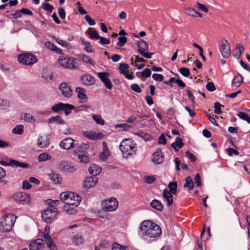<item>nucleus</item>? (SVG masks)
Wrapping results in <instances>:
<instances>
[{
    "label": "nucleus",
    "mask_w": 250,
    "mask_h": 250,
    "mask_svg": "<svg viewBox=\"0 0 250 250\" xmlns=\"http://www.w3.org/2000/svg\"><path fill=\"white\" fill-rule=\"evenodd\" d=\"M142 234L149 238H155L162 234L161 229L159 225L150 220L144 221L140 227Z\"/></svg>",
    "instance_id": "f257e3e1"
},
{
    "label": "nucleus",
    "mask_w": 250,
    "mask_h": 250,
    "mask_svg": "<svg viewBox=\"0 0 250 250\" xmlns=\"http://www.w3.org/2000/svg\"><path fill=\"white\" fill-rule=\"evenodd\" d=\"M120 149L126 157L134 155L137 151V145L130 138L124 139L120 145Z\"/></svg>",
    "instance_id": "f03ea898"
},
{
    "label": "nucleus",
    "mask_w": 250,
    "mask_h": 250,
    "mask_svg": "<svg viewBox=\"0 0 250 250\" xmlns=\"http://www.w3.org/2000/svg\"><path fill=\"white\" fill-rule=\"evenodd\" d=\"M17 217L12 214L6 215L0 223V229L3 232L10 231L14 226Z\"/></svg>",
    "instance_id": "7ed1b4c3"
},
{
    "label": "nucleus",
    "mask_w": 250,
    "mask_h": 250,
    "mask_svg": "<svg viewBox=\"0 0 250 250\" xmlns=\"http://www.w3.org/2000/svg\"><path fill=\"white\" fill-rule=\"evenodd\" d=\"M59 64L63 67L70 69L78 68L79 65L76 59L62 55L58 59Z\"/></svg>",
    "instance_id": "20e7f679"
},
{
    "label": "nucleus",
    "mask_w": 250,
    "mask_h": 250,
    "mask_svg": "<svg viewBox=\"0 0 250 250\" xmlns=\"http://www.w3.org/2000/svg\"><path fill=\"white\" fill-rule=\"evenodd\" d=\"M58 214L57 208H51L47 207L42 210L41 213L42 218L47 224H50L53 222Z\"/></svg>",
    "instance_id": "39448f33"
},
{
    "label": "nucleus",
    "mask_w": 250,
    "mask_h": 250,
    "mask_svg": "<svg viewBox=\"0 0 250 250\" xmlns=\"http://www.w3.org/2000/svg\"><path fill=\"white\" fill-rule=\"evenodd\" d=\"M18 60L20 63L27 65H32L37 62V58L35 55L28 53L19 55Z\"/></svg>",
    "instance_id": "423d86ee"
},
{
    "label": "nucleus",
    "mask_w": 250,
    "mask_h": 250,
    "mask_svg": "<svg viewBox=\"0 0 250 250\" xmlns=\"http://www.w3.org/2000/svg\"><path fill=\"white\" fill-rule=\"evenodd\" d=\"M103 209L107 212H112L116 210L118 207V202L117 200L111 197L108 200H106L102 203Z\"/></svg>",
    "instance_id": "0eeeda50"
},
{
    "label": "nucleus",
    "mask_w": 250,
    "mask_h": 250,
    "mask_svg": "<svg viewBox=\"0 0 250 250\" xmlns=\"http://www.w3.org/2000/svg\"><path fill=\"white\" fill-rule=\"evenodd\" d=\"M76 140L71 138H66L63 139L60 143V146L63 149H70L72 148L78 146V147L82 148L83 146H78V144H75Z\"/></svg>",
    "instance_id": "6e6552de"
},
{
    "label": "nucleus",
    "mask_w": 250,
    "mask_h": 250,
    "mask_svg": "<svg viewBox=\"0 0 250 250\" xmlns=\"http://www.w3.org/2000/svg\"><path fill=\"white\" fill-rule=\"evenodd\" d=\"M49 227L48 226H46L42 234V236L44 237L47 247L50 250H57V247L54 244L51 237L49 234Z\"/></svg>",
    "instance_id": "1a4fd4ad"
},
{
    "label": "nucleus",
    "mask_w": 250,
    "mask_h": 250,
    "mask_svg": "<svg viewBox=\"0 0 250 250\" xmlns=\"http://www.w3.org/2000/svg\"><path fill=\"white\" fill-rule=\"evenodd\" d=\"M29 250H42L45 248L44 240L42 238H38L32 241L29 246Z\"/></svg>",
    "instance_id": "9d476101"
},
{
    "label": "nucleus",
    "mask_w": 250,
    "mask_h": 250,
    "mask_svg": "<svg viewBox=\"0 0 250 250\" xmlns=\"http://www.w3.org/2000/svg\"><path fill=\"white\" fill-rule=\"evenodd\" d=\"M58 169L69 172H73L75 169L70 162L62 161L57 165Z\"/></svg>",
    "instance_id": "9b49d317"
},
{
    "label": "nucleus",
    "mask_w": 250,
    "mask_h": 250,
    "mask_svg": "<svg viewBox=\"0 0 250 250\" xmlns=\"http://www.w3.org/2000/svg\"><path fill=\"white\" fill-rule=\"evenodd\" d=\"M152 162L159 165L162 163L164 161V155L162 152L160 148H157L153 154V157L152 158Z\"/></svg>",
    "instance_id": "f8f14e48"
},
{
    "label": "nucleus",
    "mask_w": 250,
    "mask_h": 250,
    "mask_svg": "<svg viewBox=\"0 0 250 250\" xmlns=\"http://www.w3.org/2000/svg\"><path fill=\"white\" fill-rule=\"evenodd\" d=\"M13 198L18 204H24L29 201V196L22 192H18L13 195Z\"/></svg>",
    "instance_id": "ddd939ff"
},
{
    "label": "nucleus",
    "mask_w": 250,
    "mask_h": 250,
    "mask_svg": "<svg viewBox=\"0 0 250 250\" xmlns=\"http://www.w3.org/2000/svg\"><path fill=\"white\" fill-rule=\"evenodd\" d=\"M98 180L96 176H90L86 177L83 181V186L86 189L94 187L98 183Z\"/></svg>",
    "instance_id": "4468645a"
},
{
    "label": "nucleus",
    "mask_w": 250,
    "mask_h": 250,
    "mask_svg": "<svg viewBox=\"0 0 250 250\" xmlns=\"http://www.w3.org/2000/svg\"><path fill=\"white\" fill-rule=\"evenodd\" d=\"M75 155L77 156V158L81 163L86 164L89 162V157L88 154L84 151H81L80 150H75Z\"/></svg>",
    "instance_id": "2eb2a0df"
},
{
    "label": "nucleus",
    "mask_w": 250,
    "mask_h": 250,
    "mask_svg": "<svg viewBox=\"0 0 250 250\" xmlns=\"http://www.w3.org/2000/svg\"><path fill=\"white\" fill-rule=\"evenodd\" d=\"M225 43H223L221 46L219 47V49L223 58L227 59L230 55V47L227 40H225Z\"/></svg>",
    "instance_id": "dca6fc26"
},
{
    "label": "nucleus",
    "mask_w": 250,
    "mask_h": 250,
    "mask_svg": "<svg viewBox=\"0 0 250 250\" xmlns=\"http://www.w3.org/2000/svg\"><path fill=\"white\" fill-rule=\"evenodd\" d=\"M62 94L66 98H70L72 95V91L67 83H62L59 86Z\"/></svg>",
    "instance_id": "f3484780"
},
{
    "label": "nucleus",
    "mask_w": 250,
    "mask_h": 250,
    "mask_svg": "<svg viewBox=\"0 0 250 250\" xmlns=\"http://www.w3.org/2000/svg\"><path fill=\"white\" fill-rule=\"evenodd\" d=\"M82 83L85 85H91L95 83V78L91 75L85 74L81 78Z\"/></svg>",
    "instance_id": "a211bd4d"
},
{
    "label": "nucleus",
    "mask_w": 250,
    "mask_h": 250,
    "mask_svg": "<svg viewBox=\"0 0 250 250\" xmlns=\"http://www.w3.org/2000/svg\"><path fill=\"white\" fill-rule=\"evenodd\" d=\"M72 197H74L73 192H65L61 193L60 199L64 204H72V200H70Z\"/></svg>",
    "instance_id": "6ab92c4d"
},
{
    "label": "nucleus",
    "mask_w": 250,
    "mask_h": 250,
    "mask_svg": "<svg viewBox=\"0 0 250 250\" xmlns=\"http://www.w3.org/2000/svg\"><path fill=\"white\" fill-rule=\"evenodd\" d=\"M163 197L164 199L167 202V206L169 207L173 202L172 193H170L167 188H165L163 192Z\"/></svg>",
    "instance_id": "aec40b11"
},
{
    "label": "nucleus",
    "mask_w": 250,
    "mask_h": 250,
    "mask_svg": "<svg viewBox=\"0 0 250 250\" xmlns=\"http://www.w3.org/2000/svg\"><path fill=\"white\" fill-rule=\"evenodd\" d=\"M76 91L78 93V97L80 100V103L84 104L88 100L86 95L84 93V89L83 88L78 87L76 89Z\"/></svg>",
    "instance_id": "412c9836"
},
{
    "label": "nucleus",
    "mask_w": 250,
    "mask_h": 250,
    "mask_svg": "<svg viewBox=\"0 0 250 250\" xmlns=\"http://www.w3.org/2000/svg\"><path fill=\"white\" fill-rule=\"evenodd\" d=\"M101 171L102 169L100 167L93 164H91L88 168V171L90 174L92 175V176H96L100 174Z\"/></svg>",
    "instance_id": "4be33fe9"
},
{
    "label": "nucleus",
    "mask_w": 250,
    "mask_h": 250,
    "mask_svg": "<svg viewBox=\"0 0 250 250\" xmlns=\"http://www.w3.org/2000/svg\"><path fill=\"white\" fill-rule=\"evenodd\" d=\"M38 146L40 148H45L49 145V139L47 137L40 136L38 139Z\"/></svg>",
    "instance_id": "5701e85b"
},
{
    "label": "nucleus",
    "mask_w": 250,
    "mask_h": 250,
    "mask_svg": "<svg viewBox=\"0 0 250 250\" xmlns=\"http://www.w3.org/2000/svg\"><path fill=\"white\" fill-rule=\"evenodd\" d=\"M150 206L155 209L162 211L164 209V206L162 202L157 199H153L150 203Z\"/></svg>",
    "instance_id": "b1692460"
},
{
    "label": "nucleus",
    "mask_w": 250,
    "mask_h": 250,
    "mask_svg": "<svg viewBox=\"0 0 250 250\" xmlns=\"http://www.w3.org/2000/svg\"><path fill=\"white\" fill-rule=\"evenodd\" d=\"M137 46L138 47V52L140 54V51H146L148 50L149 47L147 43L143 40L137 42Z\"/></svg>",
    "instance_id": "393cba45"
},
{
    "label": "nucleus",
    "mask_w": 250,
    "mask_h": 250,
    "mask_svg": "<svg viewBox=\"0 0 250 250\" xmlns=\"http://www.w3.org/2000/svg\"><path fill=\"white\" fill-rule=\"evenodd\" d=\"M63 206V210L69 215H73L77 213L76 208L78 206H73L68 204H65Z\"/></svg>",
    "instance_id": "a878e982"
},
{
    "label": "nucleus",
    "mask_w": 250,
    "mask_h": 250,
    "mask_svg": "<svg viewBox=\"0 0 250 250\" xmlns=\"http://www.w3.org/2000/svg\"><path fill=\"white\" fill-rule=\"evenodd\" d=\"M48 122L49 124H57L59 125H64L65 121L59 115L51 117L48 119Z\"/></svg>",
    "instance_id": "bb28decb"
},
{
    "label": "nucleus",
    "mask_w": 250,
    "mask_h": 250,
    "mask_svg": "<svg viewBox=\"0 0 250 250\" xmlns=\"http://www.w3.org/2000/svg\"><path fill=\"white\" fill-rule=\"evenodd\" d=\"M183 146V140L179 137H177L175 142L171 144V147L173 148L175 151H178V149L182 148Z\"/></svg>",
    "instance_id": "cd10ccee"
},
{
    "label": "nucleus",
    "mask_w": 250,
    "mask_h": 250,
    "mask_svg": "<svg viewBox=\"0 0 250 250\" xmlns=\"http://www.w3.org/2000/svg\"><path fill=\"white\" fill-rule=\"evenodd\" d=\"M236 52L233 56L237 59L240 58L242 53L244 52L245 48L242 43H238L235 48Z\"/></svg>",
    "instance_id": "c85d7f7f"
},
{
    "label": "nucleus",
    "mask_w": 250,
    "mask_h": 250,
    "mask_svg": "<svg viewBox=\"0 0 250 250\" xmlns=\"http://www.w3.org/2000/svg\"><path fill=\"white\" fill-rule=\"evenodd\" d=\"M86 33L88 34L89 38L92 40H99L100 38V36L98 32L92 28H89L87 30Z\"/></svg>",
    "instance_id": "c756f323"
},
{
    "label": "nucleus",
    "mask_w": 250,
    "mask_h": 250,
    "mask_svg": "<svg viewBox=\"0 0 250 250\" xmlns=\"http://www.w3.org/2000/svg\"><path fill=\"white\" fill-rule=\"evenodd\" d=\"M10 166L12 167H20L23 168H26L28 167V165L26 163L21 162L20 161L11 160H10Z\"/></svg>",
    "instance_id": "7c9ffc66"
},
{
    "label": "nucleus",
    "mask_w": 250,
    "mask_h": 250,
    "mask_svg": "<svg viewBox=\"0 0 250 250\" xmlns=\"http://www.w3.org/2000/svg\"><path fill=\"white\" fill-rule=\"evenodd\" d=\"M184 187L185 188H188L189 190H192L193 189L194 182L190 176H188L186 178Z\"/></svg>",
    "instance_id": "2f4dec72"
},
{
    "label": "nucleus",
    "mask_w": 250,
    "mask_h": 250,
    "mask_svg": "<svg viewBox=\"0 0 250 250\" xmlns=\"http://www.w3.org/2000/svg\"><path fill=\"white\" fill-rule=\"evenodd\" d=\"M80 59H81L83 62L84 63H89L91 65L94 66L95 63L92 61V59L87 55H84L82 54H79L78 55Z\"/></svg>",
    "instance_id": "473e14b6"
},
{
    "label": "nucleus",
    "mask_w": 250,
    "mask_h": 250,
    "mask_svg": "<svg viewBox=\"0 0 250 250\" xmlns=\"http://www.w3.org/2000/svg\"><path fill=\"white\" fill-rule=\"evenodd\" d=\"M48 175L54 184H61L62 178L59 176L58 174L52 171V173L51 174H49Z\"/></svg>",
    "instance_id": "72a5a7b5"
},
{
    "label": "nucleus",
    "mask_w": 250,
    "mask_h": 250,
    "mask_svg": "<svg viewBox=\"0 0 250 250\" xmlns=\"http://www.w3.org/2000/svg\"><path fill=\"white\" fill-rule=\"evenodd\" d=\"M243 82V76L239 74L238 76L235 77L232 80V83L236 87H239Z\"/></svg>",
    "instance_id": "f704fd0d"
},
{
    "label": "nucleus",
    "mask_w": 250,
    "mask_h": 250,
    "mask_svg": "<svg viewBox=\"0 0 250 250\" xmlns=\"http://www.w3.org/2000/svg\"><path fill=\"white\" fill-rule=\"evenodd\" d=\"M72 241L75 246H79L83 244V238L82 235L77 234L73 237Z\"/></svg>",
    "instance_id": "c9c22d12"
},
{
    "label": "nucleus",
    "mask_w": 250,
    "mask_h": 250,
    "mask_svg": "<svg viewBox=\"0 0 250 250\" xmlns=\"http://www.w3.org/2000/svg\"><path fill=\"white\" fill-rule=\"evenodd\" d=\"M135 134L143 138L146 141H150L152 139L151 136L149 133L145 132L142 131H139L135 133Z\"/></svg>",
    "instance_id": "e433bc0d"
},
{
    "label": "nucleus",
    "mask_w": 250,
    "mask_h": 250,
    "mask_svg": "<svg viewBox=\"0 0 250 250\" xmlns=\"http://www.w3.org/2000/svg\"><path fill=\"white\" fill-rule=\"evenodd\" d=\"M75 108V106L69 104H64L63 106L62 111L64 112L65 115H69L71 111Z\"/></svg>",
    "instance_id": "4c0bfd02"
},
{
    "label": "nucleus",
    "mask_w": 250,
    "mask_h": 250,
    "mask_svg": "<svg viewBox=\"0 0 250 250\" xmlns=\"http://www.w3.org/2000/svg\"><path fill=\"white\" fill-rule=\"evenodd\" d=\"M73 195L74 197H72V198L70 199V200H72L71 205L73 206H79L81 203L82 198L77 193L73 192Z\"/></svg>",
    "instance_id": "58836bf2"
},
{
    "label": "nucleus",
    "mask_w": 250,
    "mask_h": 250,
    "mask_svg": "<svg viewBox=\"0 0 250 250\" xmlns=\"http://www.w3.org/2000/svg\"><path fill=\"white\" fill-rule=\"evenodd\" d=\"M168 187L169 188V192L175 194L177 193V184L176 182H171L168 184Z\"/></svg>",
    "instance_id": "ea45409f"
},
{
    "label": "nucleus",
    "mask_w": 250,
    "mask_h": 250,
    "mask_svg": "<svg viewBox=\"0 0 250 250\" xmlns=\"http://www.w3.org/2000/svg\"><path fill=\"white\" fill-rule=\"evenodd\" d=\"M63 103L60 102L58 104H55L51 107L52 110L55 113H59L62 111Z\"/></svg>",
    "instance_id": "a19ab883"
},
{
    "label": "nucleus",
    "mask_w": 250,
    "mask_h": 250,
    "mask_svg": "<svg viewBox=\"0 0 250 250\" xmlns=\"http://www.w3.org/2000/svg\"><path fill=\"white\" fill-rule=\"evenodd\" d=\"M93 119L95 121L96 124L104 125L105 124L104 120L102 118L101 115L94 114L92 116Z\"/></svg>",
    "instance_id": "79ce46f5"
},
{
    "label": "nucleus",
    "mask_w": 250,
    "mask_h": 250,
    "mask_svg": "<svg viewBox=\"0 0 250 250\" xmlns=\"http://www.w3.org/2000/svg\"><path fill=\"white\" fill-rule=\"evenodd\" d=\"M110 156V152L108 148L104 147V151L101 152L100 154V158L103 161H105L108 159Z\"/></svg>",
    "instance_id": "37998d69"
},
{
    "label": "nucleus",
    "mask_w": 250,
    "mask_h": 250,
    "mask_svg": "<svg viewBox=\"0 0 250 250\" xmlns=\"http://www.w3.org/2000/svg\"><path fill=\"white\" fill-rule=\"evenodd\" d=\"M23 125H20L15 126L12 129V133L15 134L21 135L23 132Z\"/></svg>",
    "instance_id": "c03bdc74"
},
{
    "label": "nucleus",
    "mask_w": 250,
    "mask_h": 250,
    "mask_svg": "<svg viewBox=\"0 0 250 250\" xmlns=\"http://www.w3.org/2000/svg\"><path fill=\"white\" fill-rule=\"evenodd\" d=\"M185 13L187 15L192 16L193 17H197L196 13H197V11L193 8H191V7L186 8L185 9Z\"/></svg>",
    "instance_id": "a18cd8bd"
},
{
    "label": "nucleus",
    "mask_w": 250,
    "mask_h": 250,
    "mask_svg": "<svg viewBox=\"0 0 250 250\" xmlns=\"http://www.w3.org/2000/svg\"><path fill=\"white\" fill-rule=\"evenodd\" d=\"M21 117L26 122H32V121H35V117L34 116L28 113H24L23 114L21 115Z\"/></svg>",
    "instance_id": "49530a36"
},
{
    "label": "nucleus",
    "mask_w": 250,
    "mask_h": 250,
    "mask_svg": "<svg viewBox=\"0 0 250 250\" xmlns=\"http://www.w3.org/2000/svg\"><path fill=\"white\" fill-rule=\"evenodd\" d=\"M237 116L241 119L247 121L249 124H250V117L249 115L245 112H239Z\"/></svg>",
    "instance_id": "de8ad7c7"
},
{
    "label": "nucleus",
    "mask_w": 250,
    "mask_h": 250,
    "mask_svg": "<svg viewBox=\"0 0 250 250\" xmlns=\"http://www.w3.org/2000/svg\"><path fill=\"white\" fill-rule=\"evenodd\" d=\"M51 159V157L46 153H41L38 157L39 162H43Z\"/></svg>",
    "instance_id": "09e8293b"
},
{
    "label": "nucleus",
    "mask_w": 250,
    "mask_h": 250,
    "mask_svg": "<svg viewBox=\"0 0 250 250\" xmlns=\"http://www.w3.org/2000/svg\"><path fill=\"white\" fill-rule=\"evenodd\" d=\"M9 106V102L7 100L0 99V108L1 109H6Z\"/></svg>",
    "instance_id": "8fccbe9b"
},
{
    "label": "nucleus",
    "mask_w": 250,
    "mask_h": 250,
    "mask_svg": "<svg viewBox=\"0 0 250 250\" xmlns=\"http://www.w3.org/2000/svg\"><path fill=\"white\" fill-rule=\"evenodd\" d=\"M109 74L107 72H99L98 73V76L101 81L104 83L108 79Z\"/></svg>",
    "instance_id": "3c124183"
},
{
    "label": "nucleus",
    "mask_w": 250,
    "mask_h": 250,
    "mask_svg": "<svg viewBox=\"0 0 250 250\" xmlns=\"http://www.w3.org/2000/svg\"><path fill=\"white\" fill-rule=\"evenodd\" d=\"M55 41L62 46L64 47L67 49L70 48V44L66 42L59 39V38H55Z\"/></svg>",
    "instance_id": "603ef678"
},
{
    "label": "nucleus",
    "mask_w": 250,
    "mask_h": 250,
    "mask_svg": "<svg viewBox=\"0 0 250 250\" xmlns=\"http://www.w3.org/2000/svg\"><path fill=\"white\" fill-rule=\"evenodd\" d=\"M223 106L219 102H215L214 104V113L215 114L220 115L222 112L221 110V107Z\"/></svg>",
    "instance_id": "864d4df0"
},
{
    "label": "nucleus",
    "mask_w": 250,
    "mask_h": 250,
    "mask_svg": "<svg viewBox=\"0 0 250 250\" xmlns=\"http://www.w3.org/2000/svg\"><path fill=\"white\" fill-rule=\"evenodd\" d=\"M126 247L125 246L114 243L112 245V250H126Z\"/></svg>",
    "instance_id": "5fc2aeb1"
},
{
    "label": "nucleus",
    "mask_w": 250,
    "mask_h": 250,
    "mask_svg": "<svg viewBox=\"0 0 250 250\" xmlns=\"http://www.w3.org/2000/svg\"><path fill=\"white\" fill-rule=\"evenodd\" d=\"M180 73L184 77H188L190 75V70L187 67H181L179 69Z\"/></svg>",
    "instance_id": "6e6d98bb"
},
{
    "label": "nucleus",
    "mask_w": 250,
    "mask_h": 250,
    "mask_svg": "<svg viewBox=\"0 0 250 250\" xmlns=\"http://www.w3.org/2000/svg\"><path fill=\"white\" fill-rule=\"evenodd\" d=\"M42 77L46 81V82H48L51 80H52L53 79V76L52 72L49 73H43Z\"/></svg>",
    "instance_id": "4d7b16f0"
},
{
    "label": "nucleus",
    "mask_w": 250,
    "mask_h": 250,
    "mask_svg": "<svg viewBox=\"0 0 250 250\" xmlns=\"http://www.w3.org/2000/svg\"><path fill=\"white\" fill-rule=\"evenodd\" d=\"M151 74V71L149 68H146L144 71L141 73L142 78L145 79L147 78L150 76Z\"/></svg>",
    "instance_id": "13d9d810"
},
{
    "label": "nucleus",
    "mask_w": 250,
    "mask_h": 250,
    "mask_svg": "<svg viewBox=\"0 0 250 250\" xmlns=\"http://www.w3.org/2000/svg\"><path fill=\"white\" fill-rule=\"evenodd\" d=\"M42 8L45 10L48 11L50 13H51L53 10V6L49 3L44 2L42 5Z\"/></svg>",
    "instance_id": "bf43d9fd"
},
{
    "label": "nucleus",
    "mask_w": 250,
    "mask_h": 250,
    "mask_svg": "<svg viewBox=\"0 0 250 250\" xmlns=\"http://www.w3.org/2000/svg\"><path fill=\"white\" fill-rule=\"evenodd\" d=\"M153 79L156 81L162 82L164 80V77L162 74L154 73L152 76Z\"/></svg>",
    "instance_id": "052dcab7"
},
{
    "label": "nucleus",
    "mask_w": 250,
    "mask_h": 250,
    "mask_svg": "<svg viewBox=\"0 0 250 250\" xmlns=\"http://www.w3.org/2000/svg\"><path fill=\"white\" fill-rule=\"evenodd\" d=\"M118 40L119 41L117 43V45L120 47L123 46L127 42V39L125 37H120Z\"/></svg>",
    "instance_id": "680f3d73"
},
{
    "label": "nucleus",
    "mask_w": 250,
    "mask_h": 250,
    "mask_svg": "<svg viewBox=\"0 0 250 250\" xmlns=\"http://www.w3.org/2000/svg\"><path fill=\"white\" fill-rule=\"evenodd\" d=\"M195 7L206 13H207L208 11V8L205 5L200 3L198 1L196 2Z\"/></svg>",
    "instance_id": "e2e57ef3"
},
{
    "label": "nucleus",
    "mask_w": 250,
    "mask_h": 250,
    "mask_svg": "<svg viewBox=\"0 0 250 250\" xmlns=\"http://www.w3.org/2000/svg\"><path fill=\"white\" fill-rule=\"evenodd\" d=\"M186 156L192 162H195L196 161L195 156L189 151L186 152Z\"/></svg>",
    "instance_id": "0e129e2a"
},
{
    "label": "nucleus",
    "mask_w": 250,
    "mask_h": 250,
    "mask_svg": "<svg viewBox=\"0 0 250 250\" xmlns=\"http://www.w3.org/2000/svg\"><path fill=\"white\" fill-rule=\"evenodd\" d=\"M156 180V178L153 176H146L145 177V182L147 184H152Z\"/></svg>",
    "instance_id": "69168bd1"
},
{
    "label": "nucleus",
    "mask_w": 250,
    "mask_h": 250,
    "mask_svg": "<svg viewBox=\"0 0 250 250\" xmlns=\"http://www.w3.org/2000/svg\"><path fill=\"white\" fill-rule=\"evenodd\" d=\"M58 13L60 17L62 19H64L66 16V12L63 7H59L58 8Z\"/></svg>",
    "instance_id": "338daca9"
},
{
    "label": "nucleus",
    "mask_w": 250,
    "mask_h": 250,
    "mask_svg": "<svg viewBox=\"0 0 250 250\" xmlns=\"http://www.w3.org/2000/svg\"><path fill=\"white\" fill-rule=\"evenodd\" d=\"M207 89L210 91L213 92L215 90V87L212 82H208L206 86Z\"/></svg>",
    "instance_id": "774afa93"
}]
</instances>
